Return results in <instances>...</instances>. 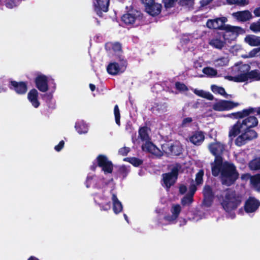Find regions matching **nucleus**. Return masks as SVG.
Wrapping results in <instances>:
<instances>
[{"label": "nucleus", "instance_id": "nucleus-1", "mask_svg": "<svg viewBox=\"0 0 260 260\" xmlns=\"http://www.w3.org/2000/svg\"><path fill=\"white\" fill-rule=\"evenodd\" d=\"M216 162V165L211 166L212 175L217 177L220 174L223 185L229 186L234 184L239 176L236 166L226 161L223 162L220 158H217Z\"/></svg>", "mask_w": 260, "mask_h": 260}, {"label": "nucleus", "instance_id": "nucleus-2", "mask_svg": "<svg viewBox=\"0 0 260 260\" xmlns=\"http://www.w3.org/2000/svg\"><path fill=\"white\" fill-rule=\"evenodd\" d=\"M217 198L224 211L230 214L232 218H234L236 216L234 211L242 203V195L234 190L227 188L217 195Z\"/></svg>", "mask_w": 260, "mask_h": 260}, {"label": "nucleus", "instance_id": "nucleus-3", "mask_svg": "<svg viewBox=\"0 0 260 260\" xmlns=\"http://www.w3.org/2000/svg\"><path fill=\"white\" fill-rule=\"evenodd\" d=\"M242 121L239 119L237 122L232 126L229 134L230 137H236L241 133L242 128H249L256 126L258 125V120L254 116L249 115L244 117Z\"/></svg>", "mask_w": 260, "mask_h": 260}, {"label": "nucleus", "instance_id": "nucleus-4", "mask_svg": "<svg viewBox=\"0 0 260 260\" xmlns=\"http://www.w3.org/2000/svg\"><path fill=\"white\" fill-rule=\"evenodd\" d=\"M228 21L225 17L216 18L214 19H208L206 22V26L210 29L224 30L226 33H232L237 36L239 30L241 29L239 26H233L229 25H225Z\"/></svg>", "mask_w": 260, "mask_h": 260}, {"label": "nucleus", "instance_id": "nucleus-5", "mask_svg": "<svg viewBox=\"0 0 260 260\" xmlns=\"http://www.w3.org/2000/svg\"><path fill=\"white\" fill-rule=\"evenodd\" d=\"M121 21L126 25L136 24V26L147 24L141 11L132 9L121 17Z\"/></svg>", "mask_w": 260, "mask_h": 260}, {"label": "nucleus", "instance_id": "nucleus-6", "mask_svg": "<svg viewBox=\"0 0 260 260\" xmlns=\"http://www.w3.org/2000/svg\"><path fill=\"white\" fill-rule=\"evenodd\" d=\"M250 66L247 64H242L239 67V71L241 72L242 82L248 80L252 81L260 80V73L257 70L249 71Z\"/></svg>", "mask_w": 260, "mask_h": 260}, {"label": "nucleus", "instance_id": "nucleus-7", "mask_svg": "<svg viewBox=\"0 0 260 260\" xmlns=\"http://www.w3.org/2000/svg\"><path fill=\"white\" fill-rule=\"evenodd\" d=\"M118 62H114L110 63L107 67V71L110 75H116L123 73L127 66L126 59L124 58L122 56L118 57Z\"/></svg>", "mask_w": 260, "mask_h": 260}, {"label": "nucleus", "instance_id": "nucleus-8", "mask_svg": "<svg viewBox=\"0 0 260 260\" xmlns=\"http://www.w3.org/2000/svg\"><path fill=\"white\" fill-rule=\"evenodd\" d=\"M241 134L236 139L235 143L238 146L245 145L248 141L256 139L257 137V133L251 128H242L241 130Z\"/></svg>", "mask_w": 260, "mask_h": 260}, {"label": "nucleus", "instance_id": "nucleus-9", "mask_svg": "<svg viewBox=\"0 0 260 260\" xmlns=\"http://www.w3.org/2000/svg\"><path fill=\"white\" fill-rule=\"evenodd\" d=\"M179 169L178 166H175L171 169L170 172L162 174V180L168 189L173 186L176 181L179 174Z\"/></svg>", "mask_w": 260, "mask_h": 260}, {"label": "nucleus", "instance_id": "nucleus-10", "mask_svg": "<svg viewBox=\"0 0 260 260\" xmlns=\"http://www.w3.org/2000/svg\"><path fill=\"white\" fill-rule=\"evenodd\" d=\"M202 193L203 196L202 205L207 208L211 207L214 199V193L212 187L206 184L203 187Z\"/></svg>", "mask_w": 260, "mask_h": 260}, {"label": "nucleus", "instance_id": "nucleus-11", "mask_svg": "<svg viewBox=\"0 0 260 260\" xmlns=\"http://www.w3.org/2000/svg\"><path fill=\"white\" fill-rule=\"evenodd\" d=\"M144 4L145 11L152 17L157 16L161 12L162 6L160 4L156 3L155 1H148L145 3L142 1Z\"/></svg>", "mask_w": 260, "mask_h": 260}, {"label": "nucleus", "instance_id": "nucleus-12", "mask_svg": "<svg viewBox=\"0 0 260 260\" xmlns=\"http://www.w3.org/2000/svg\"><path fill=\"white\" fill-rule=\"evenodd\" d=\"M98 167L102 168L105 174L112 173L113 170V165L108 157L103 154H100L96 157Z\"/></svg>", "mask_w": 260, "mask_h": 260}, {"label": "nucleus", "instance_id": "nucleus-13", "mask_svg": "<svg viewBox=\"0 0 260 260\" xmlns=\"http://www.w3.org/2000/svg\"><path fill=\"white\" fill-rule=\"evenodd\" d=\"M210 152L215 156L214 162L211 163V166L216 164V159L220 158L223 159L222 155L225 149V145L220 142L212 143L208 146Z\"/></svg>", "mask_w": 260, "mask_h": 260}, {"label": "nucleus", "instance_id": "nucleus-14", "mask_svg": "<svg viewBox=\"0 0 260 260\" xmlns=\"http://www.w3.org/2000/svg\"><path fill=\"white\" fill-rule=\"evenodd\" d=\"M239 105L238 103L222 100L214 103L212 106V109L216 111H228L237 107Z\"/></svg>", "mask_w": 260, "mask_h": 260}, {"label": "nucleus", "instance_id": "nucleus-15", "mask_svg": "<svg viewBox=\"0 0 260 260\" xmlns=\"http://www.w3.org/2000/svg\"><path fill=\"white\" fill-rule=\"evenodd\" d=\"M255 112L257 115H260V107L256 108L250 107L242 111L229 114L228 115V116L235 119H243L244 117L248 116L250 114H254Z\"/></svg>", "mask_w": 260, "mask_h": 260}, {"label": "nucleus", "instance_id": "nucleus-16", "mask_svg": "<svg viewBox=\"0 0 260 260\" xmlns=\"http://www.w3.org/2000/svg\"><path fill=\"white\" fill-rule=\"evenodd\" d=\"M161 147L167 156H179L182 153L183 148L178 144H165Z\"/></svg>", "mask_w": 260, "mask_h": 260}, {"label": "nucleus", "instance_id": "nucleus-17", "mask_svg": "<svg viewBox=\"0 0 260 260\" xmlns=\"http://www.w3.org/2000/svg\"><path fill=\"white\" fill-rule=\"evenodd\" d=\"M8 86L11 90L15 91L17 94L20 95L25 94L27 90V83L24 81L17 82L11 80Z\"/></svg>", "mask_w": 260, "mask_h": 260}, {"label": "nucleus", "instance_id": "nucleus-18", "mask_svg": "<svg viewBox=\"0 0 260 260\" xmlns=\"http://www.w3.org/2000/svg\"><path fill=\"white\" fill-rule=\"evenodd\" d=\"M260 206V202L254 197H249L245 201L244 208L247 213H253L257 210Z\"/></svg>", "mask_w": 260, "mask_h": 260}, {"label": "nucleus", "instance_id": "nucleus-19", "mask_svg": "<svg viewBox=\"0 0 260 260\" xmlns=\"http://www.w3.org/2000/svg\"><path fill=\"white\" fill-rule=\"evenodd\" d=\"M36 87L41 92H45L49 89L48 78L44 75H39L35 79Z\"/></svg>", "mask_w": 260, "mask_h": 260}, {"label": "nucleus", "instance_id": "nucleus-20", "mask_svg": "<svg viewBox=\"0 0 260 260\" xmlns=\"http://www.w3.org/2000/svg\"><path fill=\"white\" fill-rule=\"evenodd\" d=\"M110 1H95L94 2V10L100 17L103 16V12H107L109 9Z\"/></svg>", "mask_w": 260, "mask_h": 260}, {"label": "nucleus", "instance_id": "nucleus-21", "mask_svg": "<svg viewBox=\"0 0 260 260\" xmlns=\"http://www.w3.org/2000/svg\"><path fill=\"white\" fill-rule=\"evenodd\" d=\"M104 178H98L95 176H87L85 182L86 186L89 188L91 186L96 188H101L100 182L103 183Z\"/></svg>", "mask_w": 260, "mask_h": 260}, {"label": "nucleus", "instance_id": "nucleus-22", "mask_svg": "<svg viewBox=\"0 0 260 260\" xmlns=\"http://www.w3.org/2000/svg\"><path fill=\"white\" fill-rule=\"evenodd\" d=\"M205 136L202 131H196L189 137V141L195 145L199 146L204 141Z\"/></svg>", "mask_w": 260, "mask_h": 260}, {"label": "nucleus", "instance_id": "nucleus-23", "mask_svg": "<svg viewBox=\"0 0 260 260\" xmlns=\"http://www.w3.org/2000/svg\"><path fill=\"white\" fill-rule=\"evenodd\" d=\"M27 98L35 108L39 107L40 103L38 101V92L37 89L35 88L31 89L28 93Z\"/></svg>", "mask_w": 260, "mask_h": 260}, {"label": "nucleus", "instance_id": "nucleus-24", "mask_svg": "<svg viewBox=\"0 0 260 260\" xmlns=\"http://www.w3.org/2000/svg\"><path fill=\"white\" fill-rule=\"evenodd\" d=\"M234 16L238 20L242 22L248 21L252 18V15L248 10L235 13Z\"/></svg>", "mask_w": 260, "mask_h": 260}, {"label": "nucleus", "instance_id": "nucleus-25", "mask_svg": "<svg viewBox=\"0 0 260 260\" xmlns=\"http://www.w3.org/2000/svg\"><path fill=\"white\" fill-rule=\"evenodd\" d=\"M112 200L113 201V210L115 214H117L122 210V205L118 200L117 196L112 193Z\"/></svg>", "mask_w": 260, "mask_h": 260}, {"label": "nucleus", "instance_id": "nucleus-26", "mask_svg": "<svg viewBox=\"0 0 260 260\" xmlns=\"http://www.w3.org/2000/svg\"><path fill=\"white\" fill-rule=\"evenodd\" d=\"M245 42L251 46L260 45V37L255 35H247L244 39Z\"/></svg>", "mask_w": 260, "mask_h": 260}, {"label": "nucleus", "instance_id": "nucleus-27", "mask_svg": "<svg viewBox=\"0 0 260 260\" xmlns=\"http://www.w3.org/2000/svg\"><path fill=\"white\" fill-rule=\"evenodd\" d=\"M168 105L166 102H159L154 103L152 107V110L157 111L158 112H165L167 111Z\"/></svg>", "mask_w": 260, "mask_h": 260}, {"label": "nucleus", "instance_id": "nucleus-28", "mask_svg": "<svg viewBox=\"0 0 260 260\" xmlns=\"http://www.w3.org/2000/svg\"><path fill=\"white\" fill-rule=\"evenodd\" d=\"M139 137L142 141H147L149 140L148 133V127L146 126L140 127L139 131Z\"/></svg>", "mask_w": 260, "mask_h": 260}, {"label": "nucleus", "instance_id": "nucleus-29", "mask_svg": "<svg viewBox=\"0 0 260 260\" xmlns=\"http://www.w3.org/2000/svg\"><path fill=\"white\" fill-rule=\"evenodd\" d=\"M250 181L256 190L260 192V174L251 176Z\"/></svg>", "mask_w": 260, "mask_h": 260}, {"label": "nucleus", "instance_id": "nucleus-30", "mask_svg": "<svg viewBox=\"0 0 260 260\" xmlns=\"http://www.w3.org/2000/svg\"><path fill=\"white\" fill-rule=\"evenodd\" d=\"M209 44L214 48L221 49L225 45V42L217 38H213L210 40Z\"/></svg>", "mask_w": 260, "mask_h": 260}, {"label": "nucleus", "instance_id": "nucleus-31", "mask_svg": "<svg viewBox=\"0 0 260 260\" xmlns=\"http://www.w3.org/2000/svg\"><path fill=\"white\" fill-rule=\"evenodd\" d=\"M123 160L129 162L136 167H139L143 163L142 159L135 157H125L123 159Z\"/></svg>", "mask_w": 260, "mask_h": 260}, {"label": "nucleus", "instance_id": "nucleus-32", "mask_svg": "<svg viewBox=\"0 0 260 260\" xmlns=\"http://www.w3.org/2000/svg\"><path fill=\"white\" fill-rule=\"evenodd\" d=\"M165 3V7L166 9H170L175 6L177 1H162ZM179 5H188L189 2L193 3L194 1H178Z\"/></svg>", "mask_w": 260, "mask_h": 260}, {"label": "nucleus", "instance_id": "nucleus-33", "mask_svg": "<svg viewBox=\"0 0 260 260\" xmlns=\"http://www.w3.org/2000/svg\"><path fill=\"white\" fill-rule=\"evenodd\" d=\"M249 168L251 170L260 169V157H256L249 162Z\"/></svg>", "mask_w": 260, "mask_h": 260}, {"label": "nucleus", "instance_id": "nucleus-34", "mask_svg": "<svg viewBox=\"0 0 260 260\" xmlns=\"http://www.w3.org/2000/svg\"><path fill=\"white\" fill-rule=\"evenodd\" d=\"M212 91L214 93H218L221 95L227 97L228 94L225 92L224 88L222 87H219L216 85H212L211 86Z\"/></svg>", "mask_w": 260, "mask_h": 260}, {"label": "nucleus", "instance_id": "nucleus-35", "mask_svg": "<svg viewBox=\"0 0 260 260\" xmlns=\"http://www.w3.org/2000/svg\"><path fill=\"white\" fill-rule=\"evenodd\" d=\"M75 127L77 132L80 134H84L87 132V127L86 124L82 122H78L75 123Z\"/></svg>", "mask_w": 260, "mask_h": 260}, {"label": "nucleus", "instance_id": "nucleus-36", "mask_svg": "<svg viewBox=\"0 0 260 260\" xmlns=\"http://www.w3.org/2000/svg\"><path fill=\"white\" fill-rule=\"evenodd\" d=\"M229 59L228 57H221L215 60V66L220 67L228 65Z\"/></svg>", "mask_w": 260, "mask_h": 260}, {"label": "nucleus", "instance_id": "nucleus-37", "mask_svg": "<svg viewBox=\"0 0 260 260\" xmlns=\"http://www.w3.org/2000/svg\"><path fill=\"white\" fill-rule=\"evenodd\" d=\"M155 146L151 142L148 141H146L145 143L142 146V149L143 151L153 153V150L155 149Z\"/></svg>", "mask_w": 260, "mask_h": 260}, {"label": "nucleus", "instance_id": "nucleus-38", "mask_svg": "<svg viewBox=\"0 0 260 260\" xmlns=\"http://www.w3.org/2000/svg\"><path fill=\"white\" fill-rule=\"evenodd\" d=\"M204 175V171L203 169H201L196 175L195 181L196 184L197 185L203 184V176Z\"/></svg>", "mask_w": 260, "mask_h": 260}, {"label": "nucleus", "instance_id": "nucleus-39", "mask_svg": "<svg viewBox=\"0 0 260 260\" xmlns=\"http://www.w3.org/2000/svg\"><path fill=\"white\" fill-rule=\"evenodd\" d=\"M203 72L207 76L211 77L216 76L217 74V72L216 70L210 67H205L203 70Z\"/></svg>", "mask_w": 260, "mask_h": 260}, {"label": "nucleus", "instance_id": "nucleus-40", "mask_svg": "<svg viewBox=\"0 0 260 260\" xmlns=\"http://www.w3.org/2000/svg\"><path fill=\"white\" fill-rule=\"evenodd\" d=\"M114 114L115 122L119 126L120 125V113L118 106L117 105H116L114 106Z\"/></svg>", "mask_w": 260, "mask_h": 260}, {"label": "nucleus", "instance_id": "nucleus-41", "mask_svg": "<svg viewBox=\"0 0 260 260\" xmlns=\"http://www.w3.org/2000/svg\"><path fill=\"white\" fill-rule=\"evenodd\" d=\"M181 210V208L180 205L176 204L173 205L171 209V212L172 214L176 218H178L180 212Z\"/></svg>", "mask_w": 260, "mask_h": 260}, {"label": "nucleus", "instance_id": "nucleus-42", "mask_svg": "<svg viewBox=\"0 0 260 260\" xmlns=\"http://www.w3.org/2000/svg\"><path fill=\"white\" fill-rule=\"evenodd\" d=\"M193 201V197L190 195L186 194L182 199L181 204L182 205H190Z\"/></svg>", "mask_w": 260, "mask_h": 260}, {"label": "nucleus", "instance_id": "nucleus-43", "mask_svg": "<svg viewBox=\"0 0 260 260\" xmlns=\"http://www.w3.org/2000/svg\"><path fill=\"white\" fill-rule=\"evenodd\" d=\"M250 29L254 32H260V19L256 22L252 23L250 25Z\"/></svg>", "mask_w": 260, "mask_h": 260}, {"label": "nucleus", "instance_id": "nucleus-44", "mask_svg": "<svg viewBox=\"0 0 260 260\" xmlns=\"http://www.w3.org/2000/svg\"><path fill=\"white\" fill-rule=\"evenodd\" d=\"M118 171L119 174L122 176L123 178H124L127 176L129 170L125 166L123 165L119 167Z\"/></svg>", "mask_w": 260, "mask_h": 260}, {"label": "nucleus", "instance_id": "nucleus-45", "mask_svg": "<svg viewBox=\"0 0 260 260\" xmlns=\"http://www.w3.org/2000/svg\"><path fill=\"white\" fill-rule=\"evenodd\" d=\"M224 4L230 5H235L239 6H243L249 4V1H226Z\"/></svg>", "mask_w": 260, "mask_h": 260}, {"label": "nucleus", "instance_id": "nucleus-46", "mask_svg": "<svg viewBox=\"0 0 260 260\" xmlns=\"http://www.w3.org/2000/svg\"><path fill=\"white\" fill-rule=\"evenodd\" d=\"M175 88L179 91H186L188 90V87L183 83L176 82L175 84Z\"/></svg>", "mask_w": 260, "mask_h": 260}, {"label": "nucleus", "instance_id": "nucleus-47", "mask_svg": "<svg viewBox=\"0 0 260 260\" xmlns=\"http://www.w3.org/2000/svg\"><path fill=\"white\" fill-rule=\"evenodd\" d=\"M225 78L229 81H234L235 82H242L241 73L235 76H226L225 77Z\"/></svg>", "mask_w": 260, "mask_h": 260}, {"label": "nucleus", "instance_id": "nucleus-48", "mask_svg": "<svg viewBox=\"0 0 260 260\" xmlns=\"http://www.w3.org/2000/svg\"><path fill=\"white\" fill-rule=\"evenodd\" d=\"M130 150V148L127 147H123L119 149L118 153L122 156H126L129 152Z\"/></svg>", "mask_w": 260, "mask_h": 260}, {"label": "nucleus", "instance_id": "nucleus-49", "mask_svg": "<svg viewBox=\"0 0 260 260\" xmlns=\"http://www.w3.org/2000/svg\"><path fill=\"white\" fill-rule=\"evenodd\" d=\"M256 55L260 56V47L253 49L249 53V56L250 57H253Z\"/></svg>", "mask_w": 260, "mask_h": 260}, {"label": "nucleus", "instance_id": "nucleus-50", "mask_svg": "<svg viewBox=\"0 0 260 260\" xmlns=\"http://www.w3.org/2000/svg\"><path fill=\"white\" fill-rule=\"evenodd\" d=\"M197 185L193 183L190 184L189 186V192L187 194L193 197V196L197 190Z\"/></svg>", "mask_w": 260, "mask_h": 260}, {"label": "nucleus", "instance_id": "nucleus-51", "mask_svg": "<svg viewBox=\"0 0 260 260\" xmlns=\"http://www.w3.org/2000/svg\"><path fill=\"white\" fill-rule=\"evenodd\" d=\"M164 219L169 222V223L173 222L175 221L177 218H176L173 215H167L164 216Z\"/></svg>", "mask_w": 260, "mask_h": 260}, {"label": "nucleus", "instance_id": "nucleus-52", "mask_svg": "<svg viewBox=\"0 0 260 260\" xmlns=\"http://www.w3.org/2000/svg\"><path fill=\"white\" fill-rule=\"evenodd\" d=\"M64 142L63 140H61L59 143L55 146L54 149L57 151H60L64 147Z\"/></svg>", "mask_w": 260, "mask_h": 260}, {"label": "nucleus", "instance_id": "nucleus-53", "mask_svg": "<svg viewBox=\"0 0 260 260\" xmlns=\"http://www.w3.org/2000/svg\"><path fill=\"white\" fill-rule=\"evenodd\" d=\"M100 207L104 211H108L111 208V203L108 202L104 205H100Z\"/></svg>", "mask_w": 260, "mask_h": 260}, {"label": "nucleus", "instance_id": "nucleus-54", "mask_svg": "<svg viewBox=\"0 0 260 260\" xmlns=\"http://www.w3.org/2000/svg\"><path fill=\"white\" fill-rule=\"evenodd\" d=\"M192 121V119L191 117H186L183 119L182 121V125L185 126L187 123H190Z\"/></svg>", "mask_w": 260, "mask_h": 260}, {"label": "nucleus", "instance_id": "nucleus-55", "mask_svg": "<svg viewBox=\"0 0 260 260\" xmlns=\"http://www.w3.org/2000/svg\"><path fill=\"white\" fill-rule=\"evenodd\" d=\"M112 49L114 51H120L121 50V46L119 43H115L112 46Z\"/></svg>", "mask_w": 260, "mask_h": 260}, {"label": "nucleus", "instance_id": "nucleus-56", "mask_svg": "<svg viewBox=\"0 0 260 260\" xmlns=\"http://www.w3.org/2000/svg\"><path fill=\"white\" fill-rule=\"evenodd\" d=\"M16 1H7V3H6L5 5L8 8L12 9L14 7L16 6V5L15 4Z\"/></svg>", "mask_w": 260, "mask_h": 260}, {"label": "nucleus", "instance_id": "nucleus-57", "mask_svg": "<svg viewBox=\"0 0 260 260\" xmlns=\"http://www.w3.org/2000/svg\"><path fill=\"white\" fill-rule=\"evenodd\" d=\"M205 92L204 90H197V89H195L194 91V93L200 96V97H202V98H204V95H205Z\"/></svg>", "mask_w": 260, "mask_h": 260}, {"label": "nucleus", "instance_id": "nucleus-58", "mask_svg": "<svg viewBox=\"0 0 260 260\" xmlns=\"http://www.w3.org/2000/svg\"><path fill=\"white\" fill-rule=\"evenodd\" d=\"M179 191L180 194H184L187 191V187L184 185H182L180 186L179 188Z\"/></svg>", "mask_w": 260, "mask_h": 260}, {"label": "nucleus", "instance_id": "nucleus-59", "mask_svg": "<svg viewBox=\"0 0 260 260\" xmlns=\"http://www.w3.org/2000/svg\"><path fill=\"white\" fill-rule=\"evenodd\" d=\"M204 98H205L208 100H213L214 99V96L209 92H205Z\"/></svg>", "mask_w": 260, "mask_h": 260}, {"label": "nucleus", "instance_id": "nucleus-60", "mask_svg": "<svg viewBox=\"0 0 260 260\" xmlns=\"http://www.w3.org/2000/svg\"><path fill=\"white\" fill-rule=\"evenodd\" d=\"M254 15L256 17H260V7L255 8L253 11Z\"/></svg>", "mask_w": 260, "mask_h": 260}, {"label": "nucleus", "instance_id": "nucleus-61", "mask_svg": "<svg viewBox=\"0 0 260 260\" xmlns=\"http://www.w3.org/2000/svg\"><path fill=\"white\" fill-rule=\"evenodd\" d=\"M212 1H200L201 6L200 9L209 5Z\"/></svg>", "mask_w": 260, "mask_h": 260}, {"label": "nucleus", "instance_id": "nucleus-62", "mask_svg": "<svg viewBox=\"0 0 260 260\" xmlns=\"http://www.w3.org/2000/svg\"><path fill=\"white\" fill-rule=\"evenodd\" d=\"M7 90V88L3 87V85L0 83V93L6 92Z\"/></svg>", "mask_w": 260, "mask_h": 260}, {"label": "nucleus", "instance_id": "nucleus-63", "mask_svg": "<svg viewBox=\"0 0 260 260\" xmlns=\"http://www.w3.org/2000/svg\"><path fill=\"white\" fill-rule=\"evenodd\" d=\"M97 166H98V164L96 165L94 163L92 165H91L90 166V170L93 171H95L96 169Z\"/></svg>", "mask_w": 260, "mask_h": 260}, {"label": "nucleus", "instance_id": "nucleus-64", "mask_svg": "<svg viewBox=\"0 0 260 260\" xmlns=\"http://www.w3.org/2000/svg\"><path fill=\"white\" fill-rule=\"evenodd\" d=\"M27 260H40L38 258L35 256H30Z\"/></svg>", "mask_w": 260, "mask_h": 260}]
</instances>
